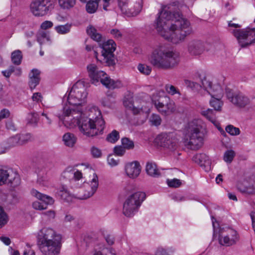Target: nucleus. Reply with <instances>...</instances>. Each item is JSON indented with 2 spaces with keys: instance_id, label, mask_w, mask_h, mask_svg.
I'll return each mask as SVG.
<instances>
[{
  "instance_id": "1",
  "label": "nucleus",
  "mask_w": 255,
  "mask_h": 255,
  "mask_svg": "<svg viewBox=\"0 0 255 255\" xmlns=\"http://www.w3.org/2000/svg\"><path fill=\"white\" fill-rule=\"evenodd\" d=\"M175 7L173 4L162 6L156 19V29L164 38L179 44L184 42L193 30L190 22L176 12Z\"/></svg>"
},
{
  "instance_id": "2",
  "label": "nucleus",
  "mask_w": 255,
  "mask_h": 255,
  "mask_svg": "<svg viewBox=\"0 0 255 255\" xmlns=\"http://www.w3.org/2000/svg\"><path fill=\"white\" fill-rule=\"evenodd\" d=\"M88 93L86 88L83 82L78 81L72 87L67 98V101L65 103L62 110L57 113V116L60 120L69 119L70 117H74L73 125L78 123V118L82 115V106L86 102Z\"/></svg>"
},
{
  "instance_id": "3",
  "label": "nucleus",
  "mask_w": 255,
  "mask_h": 255,
  "mask_svg": "<svg viewBox=\"0 0 255 255\" xmlns=\"http://www.w3.org/2000/svg\"><path fill=\"white\" fill-rule=\"evenodd\" d=\"M84 115L82 111V115L77 118L78 123L74 125L72 124L74 118L73 117H70L69 119L66 118L62 121L69 125L70 128L78 126L80 131L87 136H94L102 133L104 128L105 122L98 108L92 107L90 110L89 117H86Z\"/></svg>"
},
{
  "instance_id": "4",
  "label": "nucleus",
  "mask_w": 255,
  "mask_h": 255,
  "mask_svg": "<svg viewBox=\"0 0 255 255\" xmlns=\"http://www.w3.org/2000/svg\"><path fill=\"white\" fill-rule=\"evenodd\" d=\"M61 241V235L52 228H43L38 233L37 245L43 255H59Z\"/></svg>"
},
{
  "instance_id": "5",
  "label": "nucleus",
  "mask_w": 255,
  "mask_h": 255,
  "mask_svg": "<svg viewBox=\"0 0 255 255\" xmlns=\"http://www.w3.org/2000/svg\"><path fill=\"white\" fill-rule=\"evenodd\" d=\"M149 61L157 68L171 69L179 64L180 55L176 51L159 47L153 51L149 57Z\"/></svg>"
},
{
  "instance_id": "6",
  "label": "nucleus",
  "mask_w": 255,
  "mask_h": 255,
  "mask_svg": "<svg viewBox=\"0 0 255 255\" xmlns=\"http://www.w3.org/2000/svg\"><path fill=\"white\" fill-rule=\"evenodd\" d=\"M185 144L188 148L197 150L203 143V123L200 119L190 122L186 127L185 131Z\"/></svg>"
},
{
  "instance_id": "7",
  "label": "nucleus",
  "mask_w": 255,
  "mask_h": 255,
  "mask_svg": "<svg viewBox=\"0 0 255 255\" xmlns=\"http://www.w3.org/2000/svg\"><path fill=\"white\" fill-rule=\"evenodd\" d=\"M89 77L93 84H96L99 81L106 88L114 89L120 88L121 83L119 81H115L104 71L99 70L97 66L94 64H89L87 66Z\"/></svg>"
},
{
  "instance_id": "8",
  "label": "nucleus",
  "mask_w": 255,
  "mask_h": 255,
  "mask_svg": "<svg viewBox=\"0 0 255 255\" xmlns=\"http://www.w3.org/2000/svg\"><path fill=\"white\" fill-rule=\"evenodd\" d=\"M145 198V194L142 192H136L129 195L123 204V214L127 217L133 216Z\"/></svg>"
},
{
  "instance_id": "9",
  "label": "nucleus",
  "mask_w": 255,
  "mask_h": 255,
  "mask_svg": "<svg viewBox=\"0 0 255 255\" xmlns=\"http://www.w3.org/2000/svg\"><path fill=\"white\" fill-rule=\"evenodd\" d=\"M230 31L242 47H247L255 42V28L233 29Z\"/></svg>"
},
{
  "instance_id": "10",
  "label": "nucleus",
  "mask_w": 255,
  "mask_h": 255,
  "mask_svg": "<svg viewBox=\"0 0 255 255\" xmlns=\"http://www.w3.org/2000/svg\"><path fill=\"white\" fill-rule=\"evenodd\" d=\"M121 12L128 16L138 14L142 9L143 0H117Z\"/></svg>"
},
{
  "instance_id": "11",
  "label": "nucleus",
  "mask_w": 255,
  "mask_h": 255,
  "mask_svg": "<svg viewBox=\"0 0 255 255\" xmlns=\"http://www.w3.org/2000/svg\"><path fill=\"white\" fill-rule=\"evenodd\" d=\"M152 102L159 112L163 115H169L175 111L174 102L169 97L162 95L155 96Z\"/></svg>"
},
{
  "instance_id": "12",
  "label": "nucleus",
  "mask_w": 255,
  "mask_h": 255,
  "mask_svg": "<svg viewBox=\"0 0 255 255\" xmlns=\"http://www.w3.org/2000/svg\"><path fill=\"white\" fill-rule=\"evenodd\" d=\"M226 96L230 102L238 108H245L251 104L250 98L240 92L233 93L227 90Z\"/></svg>"
},
{
  "instance_id": "13",
  "label": "nucleus",
  "mask_w": 255,
  "mask_h": 255,
  "mask_svg": "<svg viewBox=\"0 0 255 255\" xmlns=\"http://www.w3.org/2000/svg\"><path fill=\"white\" fill-rule=\"evenodd\" d=\"M20 178L18 174L10 169H0V186L10 185L15 187L20 184Z\"/></svg>"
},
{
  "instance_id": "14",
  "label": "nucleus",
  "mask_w": 255,
  "mask_h": 255,
  "mask_svg": "<svg viewBox=\"0 0 255 255\" xmlns=\"http://www.w3.org/2000/svg\"><path fill=\"white\" fill-rule=\"evenodd\" d=\"M93 173L92 179L89 182H84L83 184L84 189L81 190V192H83V195H79L77 198L81 200L88 199L92 196L97 191L98 185V177L97 174L91 170Z\"/></svg>"
},
{
  "instance_id": "15",
  "label": "nucleus",
  "mask_w": 255,
  "mask_h": 255,
  "mask_svg": "<svg viewBox=\"0 0 255 255\" xmlns=\"http://www.w3.org/2000/svg\"><path fill=\"white\" fill-rule=\"evenodd\" d=\"M50 0H33L30 4V10L35 16L47 15L50 10Z\"/></svg>"
},
{
  "instance_id": "16",
  "label": "nucleus",
  "mask_w": 255,
  "mask_h": 255,
  "mask_svg": "<svg viewBox=\"0 0 255 255\" xmlns=\"http://www.w3.org/2000/svg\"><path fill=\"white\" fill-rule=\"evenodd\" d=\"M102 48V55L107 64L108 66L115 64L114 52L116 48V44L115 41L112 39L108 40L103 44Z\"/></svg>"
},
{
  "instance_id": "17",
  "label": "nucleus",
  "mask_w": 255,
  "mask_h": 255,
  "mask_svg": "<svg viewBox=\"0 0 255 255\" xmlns=\"http://www.w3.org/2000/svg\"><path fill=\"white\" fill-rule=\"evenodd\" d=\"M177 139L173 133H162L156 138V142L161 146L170 150H175L177 147Z\"/></svg>"
},
{
  "instance_id": "18",
  "label": "nucleus",
  "mask_w": 255,
  "mask_h": 255,
  "mask_svg": "<svg viewBox=\"0 0 255 255\" xmlns=\"http://www.w3.org/2000/svg\"><path fill=\"white\" fill-rule=\"evenodd\" d=\"M31 193L33 196L35 197L45 203V204L43 205L38 201L34 202L32 204V207L36 210H42L45 209H46V205H51L54 203V200L52 197L43 194L35 189H32Z\"/></svg>"
},
{
  "instance_id": "19",
  "label": "nucleus",
  "mask_w": 255,
  "mask_h": 255,
  "mask_svg": "<svg viewBox=\"0 0 255 255\" xmlns=\"http://www.w3.org/2000/svg\"><path fill=\"white\" fill-rule=\"evenodd\" d=\"M203 87L207 91L212 98L219 97L222 98L224 95V91L221 86L218 84H213L211 82L207 80L204 78L201 80Z\"/></svg>"
},
{
  "instance_id": "20",
  "label": "nucleus",
  "mask_w": 255,
  "mask_h": 255,
  "mask_svg": "<svg viewBox=\"0 0 255 255\" xmlns=\"http://www.w3.org/2000/svg\"><path fill=\"white\" fill-rule=\"evenodd\" d=\"M187 49L190 55H200L206 50L205 44L200 40L193 39L188 42Z\"/></svg>"
},
{
  "instance_id": "21",
  "label": "nucleus",
  "mask_w": 255,
  "mask_h": 255,
  "mask_svg": "<svg viewBox=\"0 0 255 255\" xmlns=\"http://www.w3.org/2000/svg\"><path fill=\"white\" fill-rule=\"evenodd\" d=\"M238 238L236 231L230 229L227 235H223L220 233L219 237V242L222 246H230L234 245L238 241Z\"/></svg>"
},
{
  "instance_id": "22",
  "label": "nucleus",
  "mask_w": 255,
  "mask_h": 255,
  "mask_svg": "<svg viewBox=\"0 0 255 255\" xmlns=\"http://www.w3.org/2000/svg\"><path fill=\"white\" fill-rule=\"evenodd\" d=\"M124 105L126 107L131 109L134 115L139 114L142 117L141 122H144L148 117L149 110L143 111L142 109H139L135 107L133 105L132 100L131 98L128 99L125 98L124 100Z\"/></svg>"
},
{
  "instance_id": "23",
  "label": "nucleus",
  "mask_w": 255,
  "mask_h": 255,
  "mask_svg": "<svg viewBox=\"0 0 255 255\" xmlns=\"http://www.w3.org/2000/svg\"><path fill=\"white\" fill-rule=\"evenodd\" d=\"M125 169L127 176L133 179L139 175L141 172V166L138 161H134L127 163Z\"/></svg>"
},
{
  "instance_id": "24",
  "label": "nucleus",
  "mask_w": 255,
  "mask_h": 255,
  "mask_svg": "<svg viewBox=\"0 0 255 255\" xmlns=\"http://www.w3.org/2000/svg\"><path fill=\"white\" fill-rule=\"evenodd\" d=\"M65 145L69 147H74L77 140V138L73 133L67 132L62 137Z\"/></svg>"
},
{
  "instance_id": "25",
  "label": "nucleus",
  "mask_w": 255,
  "mask_h": 255,
  "mask_svg": "<svg viewBox=\"0 0 255 255\" xmlns=\"http://www.w3.org/2000/svg\"><path fill=\"white\" fill-rule=\"evenodd\" d=\"M62 176L68 179H74L75 180H79L82 178V173L77 170L67 169L62 173Z\"/></svg>"
},
{
  "instance_id": "26",
  "label": "nucleus",
  "mask_w": 255,
  "mask_h": 255,
  "mask_svg": "<svg viewBox=\"0 0 255 255\" xmlns=\"http://www.w3.org/2000/svg\"><path fill=\"white\" fill-rule=\"evenodd\" d=\"M145 170L147 174L151 177H158L160 175V172L154 163L147 162Z\"/></svg>"
},
{
  "instance_id": "27",
  "label": "nucleus",
  "mask_w": 255,
  "mask_h": 255,
  "mask_svg": "<svg viewBox=\"0 0 255 255\" xmlns=\"http://www.w3.org/2000/svg\"><path fill=\"white\" fill-rule=\"evenodd\" d=\"M58 194L62 200L67 202H72L74 199V196L69 192L64 186L60 187Z\"/></svg>"
},
{
  "instance_id": "28",
  "label": "nucleus",
  "mask_w": 255,
  "mask_h": 255,
  "mask_svg": "<svg viewBox=\"0 0 255 255\" xmlns=\"http://www.w3.org/2000/svg\"><path fill=\"white\" fill-rule=\"evenodd\" d=\"M87 34L94 40L99 42L102 39V35L98 32L97 30L93 26L90 25L87 28Z\"/></svg>"
},
{
  "instance_id": "29",
  "label": "nucleus",
  "mask_w": 255,
  "mask_h": 255,
  "mask_svg": "<svg viewBox=\"0 0 255 255\" xmlns=\"http://www.w3.org/2000/svg\"><path fill=\"white\" fill-rule=\"evenodd\" d=\"M201 114L214 125H217L216 115L215 112L212 109H208L206 110L203 111Z\"/></svg>"
},
{
  "instance_id": "30",
  "label": "nucleus",
  "mask_w": 255,
  "mask_h": 255,
  "mask_svg": "<svg viewBox=\"0 0 255 255\" xmlns=\"http://www.w3.org/2000/svg\"><path fill=\"white\" fill-rule=\"evenodd\" d=\"M221 98H222L216 97L212 98V99L210 101V106L213 107L216 111L221 112L222 110L223 103L221 101Z\"/></svg>"
},
{
  "instance_id": "31",
  "label": "nucleus",
  "mask_w": 255,
  "mask_h": 255,
  "mask_svg": "<svg viewBox=\"0 0 255 255\" xmlns=\"http://www.w3.org/2000/svg\"><path fill=\"white\" fill-rule=\"evenodd\" d=\"M22 59V52L19 50L13 51L11 54V60L13 64L19 65L21 64Z\"/></svg>"
},
{
  "instance_id": "32",
  "label": "nucleus",
  "mask_w": 255,
  "mask_h": 255,
  "mask_svg": "<svg viewBox=\"0 0 255 255\" xmlns=\"http://www.w3.org/2000/svg\"><path fill=\"white\" fill-rule=\"evenodd\" d=\"M101 0H89L86 4V10L88 13H93L98 8V4Z\"/></svg>"
},
{
  "instance_id": "33",
  "label": "nucleus",
  "mask_w": 255,
  "mask_h": 255,
  "mask_svg": "<svg viewBox=\"0 0 255 255\" xmlns=\"http://www.w3.org/2000/svg\"><path fill=\"white\" fill-rule=\"evenodd\" d=\"M76 2V0H58L59 6L63 9H70L73 7Z\"/></svg>"
},
{
  "instance_id": "34",
  "label": "nucleus",
  "mask_w": 255,
  "mask_h": 255,
  "mask_svg": "<svg viewBox=\"0 0 255 255\" xmlns=\"http://www.w3.org/2000/svg\"><path fill=\"white\" fill-rule=\"evenodd\" d=\"M37 39L38 42L41 45L50 41V36L47 32L40 31L37 34Z\"/></svg>"
},
{
  "instance_id": "35",
  "label": "nucleus",
  "mask_w": 255,
  "mask_h": 255,
  "mask_svg": "<svg viewBox=\"0 0 255 255\" xmlns=\"http://www.w3.org/2000/svg\"><path fill=\"white\" fill-rule=\"evenodd\" d=\"M71 24L67 23L65 25L57 26L55 27V30L60 34H65L68 33L71 29Z\"/></svg>"
},
{
  "instance_id": "36",
  "label": "nucleus",
  "mask_w": 255,
  "mask_h": 255,
  "mask_svg": "<svg viewBox=\"0 0 255 255\" xmlns=\"http://www.w3.org/2000/svg\"><path fill=\"white\" fill-rule=\"evenodd\" d=\"M208 159V157L204 153L197 154L193 157L194 161L200 164L201 166L204 165Z\"/></svg>"
},
{
  "instance_id": "37",
  "label": "nucleus",
  "mask_w": 255,
  "mask_h": 255,
  "mask_svg": "<svg viewBox=\"0 0 255 255\" xmlns=\"http://www.w3.org/2000/svg\"><path fill=\"white\" fill-rule=\"evenodd\" d=\"M120 138L119 132L116 130H113L111 132L107 135L106 139L108 141L114 143Z\"/></svg>"
},
{
  "instance_id": "38",
  "label": "nucleus",
  "mask_w": 255,
  "mask_h": 255,
  "mask_svg": "<svg viewBox=\"0 0 255 255\" xmlns=\"http://www.w3.org/2000/svg\"><path fill=\"white\" fill-rule=\"evenodd\" d=\"M202 79H201V81ZM184 83L185 85L188 87L191 88L193 90L197 91L199 90L202 87H203L202 85V83L201 84L198 83L196 82L188 80H185Z\"/></svg>"
},
{
  "instance_id": "39",
  "label": "nucleus",
  "mask_w": 255,
  "mask_h": 255,
  "mask_svg": "<svg viewBox=\"0 0 255 255\" xmlns=\"http://www.w3.org/2000/svg\"><path fill=\"white\" fill-rule=\"evenodd\" d=\"M8 221V217L3 208L0 206V229L2 228Z\"/></svg>"
},
{
  "instance_id": "40",
  "label": "nucleus",
  "mask_w": 255,
  "mask_h": 255,
  "mask_svg": "<svg viewBox=\"0 0 255 255\" xmlns=\"http://www.w3.org/2000/svg\"><path fill=\"white\" fill-rule=\"evenodd\" d=\"M114 103V97L112 94L106 95L102 100V104L105 107H110Z\"/></svg>"
},
{
  "instance_id": "41",
  "label": "nucleus",
  "mask_w": 255,
  "mask_h": 255,
  "mask_svg": "<svg viewBox=\"0 0 255 255\" xmlns=\"http://www.w3.org/2000/svg\"><path fill=\"white\" fill-rule=\"evenodd\" d=\"M123 146L125 149H131L134 147V143L133 141L129 139L128 138L124 137L122 138L121 140Z\"/></svg>"
},
{
  "instance_id": "42",
  "label": "nucleus",
  "mask_w": 255,
  "mask_h": 255,
  "mask_svg": "<svg viewBox=\"0 0 255 255\" xmlns=\"http://www.w3.org/2000/svg\"><path fill=\"white\" fill-rule=\"evenodd\" d=\"M235 156V152L233 150H227L224 154V160L227 163H230Z\"/></svg>"
},
{
  "instance_id": "43",
  "label": "nucleus",
  "mask_w": 255,
  "mask_h": 255,
  "mask_svg": "<svg viewBox=\"0 0 255 255\" xmlns=\"http://www.w3.org/2000/svg\"><path fill=\"white\" fill-rule=\"evenodd\" d=\"M242 191L249 194H255V181L246 185Z\"/></svg>"
},
{
  "instance_id": "44",
  "label": "nucleus",
  "mask_w": 255,
  "mask_h": 255,
  "mask_svg": "<svg viewBox=\"0 0 255 255\" xmlns=\"http://www.w3.org/2000/svg\"><path fill=\"white\" fill-rule=\"evenodd\" d=\"M226 131L231 135H238L240 134V130L238 128L234 127L230 125L226 127Z\"/></svg>"
},
{
  "instance_id": "45",
  "label": "nucleus",
  "mask_w": 255,
  "mask_h": 255,
  "mask_svg": "<svg viewBox=\"0 0 255 255\" xmlns=\"http://www.w3.org/2000/svg\"><path fill=\"white\" fill-rule=\"evenodd\" d=\"M7 143L9 147L20 145L19 138H18V135H16L8 138L7 141Z\"/></svg>"
},
{
  "instance_id": "46",
  "label": "nucleus",
  "mask_w": 255,
  "mask_h": 255,
  "mask_svg": "<svg viewBox=\"0 0 255 255\" xmlns=\"http://www.w3.org/2000/svg\"><path fill=\"white\" fill-rule=\"evenodd\" d=\"M160 117L156 114H153L149 119V122L152 126H158L161 123Z\"/></svg>"
},
{
  "instance_id": "47",
  "label": "nucleus",
  "mask_w": 255,
  "mask_h": 255,
  "mask_svg": "<svg viewBox=\"0 0 255 255\" xmlns=\"http://www.w3.org/2000/svg\"><path fill=\"white\" fill-rule=\"evenodd\" d=\"M18 136L19 138L20 145L26 143L30 141L32 138V136L30 133L18 134Z\"/></svg>"
},
{
  "instance_id": "48",
  "label": "nucleus",
  "mask_w": 255,
  "mask_h": 255,
  "mask_svg": "<svg viewBox=\"0 0 255 255\" xmlns=\"http://www.w3.org/2000/svg\"><path fill=\"white\" fill-rule=\"evenodd\" d=\"M166 183L169 187L173 188H178L182 184V182L180 180L176 178H174L173 179H168L166 180Z\"/></svg>"
},
{
  "instance_id": "49",
  "label": "nucleus",
  "mask_w": 255,
  "mask_h": 255,
  "mask_svg": "<svg viewBox=\"0 0 255 255\" xmlns=\"http://www.w3.org/2000/svg\"><path fill=\"white\" fill-rule=\"evenodd\" d=\"M137 69L141 73L146 75H149L151 71V68L149 66L142 64H138Z\"/></svg>"
},
{
  "instance_id": "50",
  "label": "nucleus",
  "mask_w": 255,
  "mask_h": 255,
  "mask_svg": "<svg viewBox=\"0 0 255 255\" xmlns=\"http://www.w3.org/2000/svg\"><path fill=\"white\" fill-rule=\"evenodd\" d=\"M32 76V77H29V86L31 90L35 88L36 86L39 84L40 82V78H34Z\"/></svg>"
},
{
  "instance_id": "51",
  "label": "nucleus",
  "mask_w": 255,
  "mask_h": 255,
  "mask_svg": "<svg viewBox=\"0 0 255 255\" xmlns=\"http://www.w3.org/2000/svg\"><path fill=\"white\" fill-rule=\"evenodd\" d=\"M113 151L116 155L122 156L125 153L126 150L123 146L117 145L114 148Z\"/></svg>"
},
{
  "instance_id": "52",
  "label": "nucleus",
  "mask_w": 255,
  "mask_h": 255,
  "mask_svg": "<svg viewBox=\"0 0 255 255\" xmlns=\"http://www.w3.org/2000/svg\"><path fill=\"white\" fill-rule=\"evenodd\" d=\"M108 164L111 166H115L118 165L120 160L116 157L113 156L112 155H110L107 158Z\"/></svg>"
},
{
  "instance_id": "53",
  "label": "nucleus",
  "mask_w": 255,
  "mask_h": 255,
  "mask_svg": "<svg viewBox=\"0 0 255 255\" xmlns=\"http://www.w3.org/2000/svg\"><path fill=\"white\" fill-rule=\"evenodd\" d=\"M94 255H116L115 251L112 249H104L102 251L95 253Z\"/></svg>"
},
{
  "instance_id": "54",
  "label": "nucleus",
  "mask_w": 255,
  "mask_h": 255,
  "mask_svg": "<svg viewBox=\"0 0 255 255\" xmlns=\"http://www.w3.org/2000/svg\"><path fill=\"white\" fill-rule=\"evenodd\" d=\"M110 34L113 37L117 39H121L123 36V33L122 31L117 28H114L110 30Z\"/></svg>"
},
{
  "instance_id": "55",
  "label": "nucleus",
  "mask_w": 255,
  "mask_h": 255,
  "mask_svg": "<svg viewBox=\"0 0 255 255\" xmlns=\"http://www.w3.org/2000/svg\"><path fill=\"white\" fill-rule=\"evenodd\" d=\"M165 90L166 92L171 94V95H173L175 94H178L180 95V93L178 91L176 88L173 85H166L165 86Z\"/></svg>"
},
{
  "instance_id": "56",
  "label": "nucleus",
  "mask_w": 255,
  "mask_h": 255,
  "mask_svg": "<svg viewBox=\"0 0 255 255\" xmlns=\"http://www.w3.org/2000/svg\"><path fill=\"white\" fill-rule=\"evenodd\" d=\"M48 181V180L47 176H40V175H38L37 182L39 185L45 186L47 184Z\"/></svg>"
},
{
  "instance_id": "57",
  "label": "nucleus",
  "mask_w": 255,
  "mask_h": 255,
  "mask_svg": "<svg viewBox=\"0 0 255 255\" xmlns=\"http://www.w3.org/2000/svg\"><path fill=\"white\" fill-rule=\"evenodd\" d=\"M42 96L40 93L36 92L33 93L32 96V100L33 102L39 103L42 101Z\"/></svg>"
},
{
  "instance_id": "58",
  "label": "nucleus",
  "mask_w": 255,
  "mask_h": 255,
  "mask_svg": "<svg viewBox=\"0 0 255 255\" xmlns=\"http://www.w3.org/2000/svg\"><path fill=\"white\" fill-rule=\"evenodd\" d=\"M10 116V112L6 109H2L0 112V121L2 119L7 118Z\"/></svg>"
},
{
  "instance_id": "59",
  "label": "nucleus",
  "mask_w": 255,
  "mask_h": 255,
  "mask_svg": "<svg viewBox=\"0 0 255 255\" xmlns=\"http://www.w3.org/2000/svg\"><path fill=\"white\" fill-rule=\"evenodd\" d=\"M53 25V23L51 21L46 20L41 23L40 27L42 29L46 30L52 27Z\"/></svg>"
},
{
  "instance_id": "60",
  "label": "nucleus",
  "mask_w": 255,
  "mask_h": 255,
  "mask_svg": "<svg viewBox=\"0 0 255 255\" xmlns=\"http://www.w3.org/2000/svg\"><path fill=\"white\" fill-rule=\"evenodd\" d=\"M91 151L92 155L95 157H99L101 155V150L97 147H93Z\"/></svg>"
},
{
  "instance_id": "61",
  "label": "nucleus",
  "mask_w": 255,
  "mask_h": 255,
  "mask_svg": "<svg viewBox=\"0 0 255 255\" xmlns=\"http://www.w3.org/2000/svg\"><path fill=\"white\" fill-rule=\"evenodd\" d=\"M40 71L36 69H33L29 74V77L40 78Z\"/></svg>"
},
{
  "instance_id": "62",
  "label": "nucleus",
  "mask_w": 255,
  "mask_h": 255,
  "mask_svg": "<svg viewBox=\"0 0 255 255\" xmlns=\"http://www.w3.org/2000/svg\"><path fill=\"white\" fill-rule=\"evenodd\" d=\"M114 0H103V8L105 10H108V7L114 1Z\"/></svg>"
},
{
  "instance_id": "63",
  "label": "nucleus",
  "mask_w": 255,
  "mask_h": 255,
  "mask_svg": "<svg viewBox=\"0 0 255 255\" xmlns=\"http://www.w3.org/2000/svg\"><path fill=\"white\" fill-rule=\"evenodd\" d=\"M105 239L109 245H112L114 243V238L112 235H106L105 236Z\"/></svg>"
},
{
  "instance_id": "64",
  "label": "nucleus",
  "mask_w": 255,
  "mask_h": 255,
  "mask_svg": "<svg viewBox=\"0 0 255 255\" xmlns=\"http://www.w3.org/2000/svg\"><path fill=\"white\" fill-rule=\"evenodd\" d=\"M156 255H168L167 252L161 248H159L155 253Z\"/></svg>"
}]
</instances>
